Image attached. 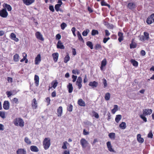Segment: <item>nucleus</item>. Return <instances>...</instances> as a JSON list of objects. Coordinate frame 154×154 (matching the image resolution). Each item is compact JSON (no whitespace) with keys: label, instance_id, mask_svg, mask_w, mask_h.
<instances>
[{"label":"nucleus","instance_id":"1","mask_svg":"<svg viewBox=\"0 0 154 154\" xmlns=\"http://www.w3.org/2000/svg\"><path fill=\"white\" fill-rule=\"evenodd\" d=\"M42 143L45 149H48L51 145V139L49 137L45 138L43 141Z\"/></svg>","mask_w":154,"mask_h":154},{"label":"nucleus","instance_id":"2","mask_svg":"<svg viewBox=\"0 0 154 154\" xmlns=\"http://www.w3.org/2000/svg\"><path fill=\"white\" fill-rule=\"evenodd\" d=\"M13 123L14 125L17 126L23 127L24 125V122L23 120L20 118H17L15 119Z\"/></svg>","mask_w":154,"mask_h":154},{"label":"nucleus","instance_id":"3","mask_svg":"<svg viewBox=\"0 0 154 154\" xmlns=\"http://www.w3.org/2000/svg\"><path fill=\"white\" fill-rule=\"evenodd\" d=\"M139 40L142 42H144L145 41H148L149 38V34L146 32H143V35L139 36Z\"/></svg>","mask_w":154,"mask_h":154},{"label":"nucleus","instance_id":"4","mask_svg":"<svg viewBox=\"0 0 154 154\" xmlns=\"http://www.w3.org/2000/svg\"><path fill=\"white\" fill-rule=\"evenodd\" d=\"M154 22V13L152 14L146 20V23L148 24H150Z\"/></svg>","mask_w":154,"mask_h":154},{"label":"nucleus","instance_id":"5","mask_svg":"<svg viewBox=\"0 0 154 154\" xmlns=\"http://www.w3.org/2000/svg\"><path fill=\"white\" fill-rule=\"evenodd\" d=\"M8 15V13L5 8H3L0 11V16L1 17L5 18L7 17Z\"/></svg>","mask_w":154,"mask_h":154},{"label":"nucleus","instance_id":"6","mask_svg":"<svg viewBox=\"0 0 154 154\" xmlns=\"http://www.w3.org/2000/svg\"><path fill=\"white\" fill-rule=\"evenodd\" d=\"M152 109H146L143 110V114L145 116L149 115L152 112Z\"/></svg>","mask_w":154,"mask_h":154},{"label":"nucleus","instance_id":"7","mask_svg":"<svg viewBox=\"0 0 154 154\" xmlns=\"http://www.w3.org/2000/svg\"><path fill=\"white\" fill-rule=\"evenodd\" d=\"M31 106L33 109H35L37 108L38 103L35 98H34L32 100Z\"/></svg>","mask_w":154,"mask_h":154},{"label":"nucleus","instance_id":"8","mask_svg":"<svg viewBox=\"0 0 154 154\" xmlns=\"http://www.w3.org/2000/svg\"><path fill=\"white\" fill-rule=\"evenodd\" d=\"M136 7V4L134 2L129 3L127 5V7L131 10L134 9Z\"/></svg>","mask_w":154,"mask_h":154},{"label":"nucleus","instance_id":"9","mask_svg":"<svg viewBox=\"0 0 154 154\" xmlns=\"http://www.w3.org/2000/svg\"><path fill=\"white\" fill-rule=\"evenodd\" d=\"M3 108L5 110H8L10 108V103L8 101L5 100L3 104Z\"/></svg>","mask_w":154,"mask_h":154},{"label":"nucleus","instance_id":"10","mask_svg":"<svg viewBox=\"0 0 154 154\" xmlns=\"http://www.w3.org/2000/svg\"><path fill=\"white\" fill-rule=\"evenodd\" d=\"M80 143L82 147L85 148L88 144V142L85 139L82 138L80 140Z\"/></svg>","mask_w":154,"mask_h":154},{"label":"nucleus","instance_id":"11","mask_svg":"<svg viewBox=\"0 0 154 154\" xmlns=\"http://www.w3.org/2000/svg\"><path fill=\"white\" fill-rule=\"evenodd\" d=\"M35 36L38 39L42 41L44 40V38L43 37L42 34L39 32H37L35 33Z\"/></svg>","mask_w":154,"mask_h":154},{"label":"nucleus","instance_id":"12","mask_svg":"<svg viewBox=\"0 0 154 154\" xmlns=\"http://www.w3.org/2000/svg\"><path fill=\"white\" fill-rule=\"evenodd\" d=\"M41 60V56L40 54H38L37 55L36 57L35 58V65L38 64Z\"/></svg>","mask_w":154,"mask_h":154},{"label":"nucleus","instance_id":"13","mask_svg":"<svg viewBox=\"0 0 154 154\" xmlns=\"http://www.w3.org/2000/svg\"><path fill=\"white\" fill-rule=\"evenodd\" d=\"M106 145L108 150L111 152H114V149L112 148V146L110 141H108L106 143Z\"/></svg>","mask_w":154,"mask_h":154},{"label":"nucleus","instance_id":"14","mask_svg":"<svg viewBox=\"0 0 154 154\" xmlns=\"http://www.w3.org/2000/svg\"><path fill=\"white\" fill-rule=\"evenodd\" d=\"M57 46V48H60L62 49H65V47L64 45L63 44V43L60 40H59L58 42Z\"/></svg>","mask_w":154,"mask_h":154},{"label":"nucleus","instance_id":"15","mask_svg":"<svg viewBox=\"0 0 154 154\" xmlns=\"http://www.w3.org/2000/svg\"><path fill=\"white\" fill-rule=\"evenodd\" d=\"M89 85L91 87L93 88L97 87L98 85L97 82L95 81L90 82L89 84Z\"/></svg>","mask_w":154,"mask_h":154},{"label":"nucleus","instance_id":"16","mask_svg":"<svg viewBox=\"0 0 154 154\" xmlns=\"http://www.w3.org/2000/svg\"><path fill=\"white\" fill-rule=\"evenodd\" d=\"M52 56L55 62H56L59 57V54L58 53H55L52 54Z\"/></svg>","mask_w":154,"mask_h":154},{"label":"nucleus","instance_id":"17","mask_svg":"<svg viewBox=\"0 0 154 154\" xmlns=\"http://www.w3.org/2000/svg\"><path fill=\"white\" fill-rule=\"evenodd\" d=\"M58 1V4L55 5V8L57 11H59L60 8L62 4V1Z\"/></svg>","mask_w":154,"mask_h":154},{"label":"nucleus","instance_id":"18","mask_svg":"<svg viewBox=\"0 0 154 154\" xmlns=\"http://www.w3.org/2000/svg\"><path fill=\"white\" fill-rule=\"evenodd\" d=\"M26 151L24 149H19L17 151V154H26Z\"/></svg>","mask_w":154,"mask_h":154},{"label":"nucleus","instance_id":"19","mask_svg":"<svg viewBox=\"0 0 154 154\" xmlns=\"http://www.w3.org/2000/svg\"><path fill=\"white\" fill-rule=\"evenodd\" d=\"M77 103L81 106H85L86 105L85 102L82 99H79L78 100Z\"/></svg>","mask_w":154,"mask_h":154},{"label":"nucleus","instance_id":"20","mask_svg":"<svg viewBox=\"0 0 154 154\" xmlns=\"http://www.w3.org/2000/svg\"><path fill=\"white\" fill-rule=\"evenodd\" d=\"M10 38L16 42H18L19 41V39L16 38V35L14 33H11V34Z\"/></svg>","mask_w":154,"mask_h":154},{"label":"nucleus","instance_id":"21","mask_svg":"<svg viewBox=\"0 0 154 154\" xmlns=\"http://www.w3.org/2000/svg\"><path fill=\"white\" fill-rule=\"evenodd\" d=\"M63 112V108L61 106H59L57 109V116L58 117H60Z\"/></svg>","mask_w":154,"mask_h":154},{"label":"nucleus","instance_id":"22","mask_svg":"<svg viewBox=\"0 0 154 154\" xmlns=\"http://www.w3.org/2000/svg\"><path fill=\"white\" fill-rule=\"evenodd\" d=\"M123 34L121 32L118 33V36L119 37L118 40L119 42H121L123 40Z\"/></svg>","mask_w":154,"mask_h":154},{"label":"nucleus","instance_id":"23","mask_svg":"<svg viewBox=\"0 0 154 154\" xmlns=\"http://www.w3.org/2000/svg\"><path fill=\"white\" fill-rule=\"evenodd\" d=\"M39 77L37 75H35L34 77L35 83L36 86H38L39 85Z\"/></svg>","mask_w":154,"mask_h":154},{"label":"nucleus","instance_id":"24","mask_svg":"<svg viewBox=\"0 0 154 154\" xmlns=\"http://www.w3.org/2000/svg\"><path fill=\"white\" fill-rule=\"evenodd\" d=\"M67 88L68 89V92L69 93H71L72 92L73 88L72 86V84L71 83H69L67 86Z\"/></svg>","mask_w":154,"mask_h":154},{"label":"nucleus","instance_id":"25","mask_svg":"<svg viewBox=\"0 0 154 154\" xmlns=\"http://www.w3.org/2000/svg\"><path fill=\"white\" fill-rule=\"evenodd\" d=\"M30 149L31 151L33 152H38L39 149L37 147L35 146H31L30 147Z\"/></svg>","mask_w":154,"mask_h":154},{"label":"nucleus","instance_id":"26","mask_svg":"<svg viewBox=\"0 0 154 154\" xmlns=\"http://www.w3.org/2000/svg\"><path fill=\"white\" fill-rule=\"evenodd\" d=\"M137 141L140 143H143L144 141L143 139L141 137V135L140 134H138L137 135Z\"/></svg>","mask_w":154,"mask_h":154},{"label":"nucleus","instance_id":"27","mask_svg":"<svg viewBox=\"0 0 154 154\" xmlns=\"http://www.w3.org/2000/svg\"><path fill=\"white\" fill-rule=\"evenodd\" d=\"M3 7L5 8H6L8 11H10L12 10V8L11 6L7 4L4 3L3 5Z\"/></svg>","mask_w":154,"mask_h":154},{"label":"nucleus","instance_id":"28","mask_svg":"<svg viewBox=\"0 0 154 154\" xmlns=\"http://www.w3.org/2000/svg\"><path fill=\"white\" fill-rule=\"evenodd\" d=\"M58 84V82L57 80H54L51 83V87L53 88L54 89H55L57 86Z\"/></svg>","mask_w":154,"mask_h":154},{"label":"nucleus","instance_id":"29","mask_svg":"<svg viewBox=\"0 0 154 154\" xmlns=\"http://www.w3.org/2000/svg\"><path fill=\"white\" fill-rule=\"evenodd\" d=\"M130 62L135 67H137L138 66V63L135 60L132 59L130 60Z\"/></svg>","mask_w":154,"mask_h":154},{"label":"nucleus","instance_id":"30","mask_svg":"<svg viewBox=\"0 0 154 154\" xmlns=\"http://www.w3.org/2000/svg\"><path fill=\"white\" fill-rule=\"evenodd\" d=\"M119 127L121 129H124L126 128V124L125 122H122L120 124Z\"/></svg>","mask_w":154,"mask_h":154},{"label":"nucleus","instance_id":"31","mask_svg":"<svg viewBox=\"0 0 154 154\" xmlns=\"http://www.w3.org/2000/svg\"><path fill=\"white\" fill-rule=\"evenodd\" d=\"M134 39L132 40L131 43L130 44V48L131 49L134 48H136L137 46V44L135 42H133Z\"/></svg>","mask_w":154,"mask_h":154},{"label":"nucleus","instance_id":"32","mask_svg":"<svg viewBox=\"0 0 154 154\" xmlns=\"http://www.w3.org/2000/svg\"><path fill=\"white\" fill-rule=\"evenodd\" d=\"M122 116L121 115H118L116 116L115 118V121L117 122L118 123L119 121L121 119Z\"/></svg>","mask_w":154,"mask_h":154},{"label":"nucleus","instance_id":"33","mask_svg":"<svg viewBox=\"0 0 154 154\" xmlns=\"http://www.w3.org/2000/svg\"><path fill=\"white\" fill-rule=\"evenodd\" d=\"M109 136L112 140H114L115 138V134L114 133H111L109 134Z\"/></svg>","mask_w":154,"mask_h":154},{"label":"nucleus","instance_id":"34","mask_svg":"<svg viewBox=\"0 0 154 154\" xmlns=\"http://www.w3.org/2000/svg\"><path fill=\"white\" fill-rule=\"evenodd\" d=\"M34 1H23L24 4L27 5H29L34 2Z\"/></svg>","mask_w":154,"mask_h":154},{"label":"nucleus","instance_id":"35","mask_svg":"<svg viewBox=\"0 0 154 154\" xmlns=\"http://www.w3.org/2000/svg\"><path fill=\"white\" fill-rule=\"evenodd\" d=\"M70 57L69 56V54H67L65 57L64 58V62L65 63H66L70 60Z\"/></svg>","mask_w":154,"mask_h":154},{"label":"nucleus","instance_id":"36","mask_svg":"<svg viewBox=\"0 0 154 154\" xmlns=\"http://www.w3.org/2000/svg\"><path fill=\"white\" fill-rule=\"evenodd\" d=\"M105 99L106 100H108L110 98V94L109 93H107L105 94Z\"/></svg>","mask_w":154,"mask_h":154},{"label":"nucleus","instance_id":"37","mask_svg":"<svg viewBox=\"0 0 154 154\" xmlns=\"http://www.w3.org/2000/svg\"><path fill=\"white\" fill-rule=\"evenodd\" d=\"M19 55L16 54H15L14 56V61L17 62L19 60Z\"/></svg>","mask_w":154,"mask_h":154},{"label":"nucleus","instance_id":"38","mask_svg":"<svg viewBox=\"0 0 154 154\" xmlns=\"http://www.w3.org/2000/svg\"><path fill=\"white\" fill-rule=\"evenodd\" d=\"M77 36L78 38V39L81 41L84 42V40L82 38L81 33L79 31H78L77 32Z\"/></svg>","mask_w":154,"mask_h":154},{"label":"nucleus","instance_id":"39","mask_svg":"<svg viewBox=\"0 0 154 154\" xmlns=\"http://www.w3.org/2000/svg\"><path fill=\"white\" fill-rule=\"evenodd\" d=\"M86 45L88 47L90 48L91 49H93V45L91 42H87L86 43Z\"/></svg>","mask_w":154,"mask_h":154},{"label":"nucleus","instance_id":"40","mask_svg":"<svg viewBox=\"0 0 154 154\" xmlns=\"http://www.w3.org/2000/svg\"><path fill=\"white\" fill-rule=\"evenodd\" d=\"M69 143L67 141H65L63 143V145L62 147V148L64 149H67V145H68Z\"/></svg>","mask_w":154,"mask_h":154},{"label":"nucleus","instance_id":"41","mask_svg":"<svg viewBox=\"0 0 154 154\" xmlns=\"http://www.w3.org/2000/svg\"><path fill=\"white\" fill-rule=\"evenodd\" d=\"M145 115L143 114H141L140 115V117L145 122H146L147 121V119L145 117Z\"/></svg>","mask_w":154,"mask_h":154},{"label":"nucleus","instance_id":"42","mask_svg":"<svg viewBox=\"0 0 154 154\" xmlns=\"http://www.w3.org/2000/svg\"><path fill=\"white\" fill-rule=\"evenodd\" d=\"M24 141L28 145L30 144L31 143V141L27 137L25 138Z\"/></svg>","mask_w":154,"mask_h":154},{"label":"nucleus","instance_id":"43","mask_svg":"<svg viewBox=\"0 0 154 154\" xmlns=\"http://www.w3.org/2000/svg\"><path fill=\"white\" fill-rule=\"evenodd\" d=\"M98 34L99 32L98 30L95 29L92 30L91 32V35H92L94 36L96 35H98Z\"/></svg>","mask_w":154,"mask_h":154},{"label":"nucleus","instance_id":"44","mask_svg":"<svg viewBox=\"0 0 154 154\" xmlns=\"http://www.w3.org/2000/svg\"><path fill=\"white\" fill-rule=\"evenodd\" d=\"M6 94L8 97H11L12 95H14L16 94V92L14 93H12L11 91H7L6 92Z\"/></svg>","mask_w":154,"mask_h":154},{"label":"nucleus","instance_id":"45","mask_svg":"<svg viewBox=\"0 0 154 154\" xmlns=\"http://www.w3.org/2000/svg\"><path fill=\"white\" fill-rule=\"evenodd\" d=\"M107 63V61L106 59L105 58L103 59L101 63V65L102 66H106Z\"/></svg>","mask_w":154,"mask_h":154},{"label":"nucleus","instance_id":"46","mask_svg":"<svg viewBox=\"0 0 154 154\" xmlns=\"http://www.w3.org/2000/svg\"><path fill=\"white\" fill-rule=\"evenodd\" d=\"M101 5H102V6H108V7H109V8H110V5L107 4V3H106L104 1H101Z\"/></svg>","mask_w":154,"mask_h":154},{"label":"nucleus","instance_id":"47","mask_svg":"<svg viewBox=\"0 0 154 154\" xmlns=\"http://www.w3.org/2000/svg\"><path fill=\"white\" fill-rule=\"evenodd\" d=\"M102 47L100 44H97L95 46V48L96 50L102 49Z\"/></svg>","mask_w":154,"mask_h":154},{"label":"nucleus","instance_id":"48","mask_svg":"<svg viewBox=\"0 0 154 154\" xmlns=\"http://www.w3.org/2000/svg\"><path fill=\"white\" fill-rule=\"evenodd\" d=\"M23 58L20 60V62H23L24 61V60H26V58L27 57V54L25 53H23Z\"/></svg>","mask_w":154,"mask_h":154},{"label":"nucleus","instance_id":"49","mask_svg":"<svg viewBox=\"0 0 154 154\" xmlns=\"http://www.w3.org/2000/svg\"><path fill=\"white\" fill-rule=\"evenodd\" d=\"M72 72L73 74L76 75V74L79 75L80 74V71L77 69H73L72 71Z\"/></svg>","mask_w":154,"mask_h":154},{"label":"nucleus","instance_id":"50","mask_svg":"<svg viewBox=\"0 0 154 154\" xmlns=\"http://www.w3.org/2000/svg\"><path fill=\"white\" fill-rule=\"evenodd\" d=\"M73 109V106L72 104H69L67 107V110L69 112H72Z\"/></svg>","mask_w":154,"mask_h":154},{"label":"nucleus","instance_id":"51","mask_svg":"<svg viewBox=\"0 0 154 154\" xmlns=\"http://www.w3.org/2000/svg\"><path fill=\"white\" fill-rule=\"evenodd\" d=\"M0 117L3 119H5V112L0 111Z\"/></svg>","mask_w":154,"mask_h":154},{"label":"nucleus","instance_id":"52","mask_svg":"<svg viewBox=\"0 0 154 154\" xmlns=\"http://www.w3.org/2000/svg\"><path fill=\"white\" fill-rule=\"evenodd\" d=\"M89 31V30L88 29H86V30H84L82 33V35L84 36H86Z\"/></svg>","mask_w":154,"mask_h":154},{"label":"nucleus","instance_id":"53","mask_svg":"<svg viewBox=\"0 0 154 154\" xmlns=\"http://www.w3.org/2000/svg\"><path fill=\"white\" fill-rule=\"evenodd\" d=\"M12 101L13 102V103H15L16 104H18V99L14 97V98L12 100Z\"/></svg>","mask_w":154,"mask_h":154},{"label":"nucleus","instance_id":"54","mask_svg":"<svg viewBox=\"0 0 154 154\" xmlns=\"http://www.w3.org/2000/svg\"><path fill=\"white\" fill-rule=\"evenodd\" d=\"M66 26L67 25L65 23H63L60 25L61 29L63 30H64Z\"/></svg>","mask_w":154,"mask_h":154},{"label":"nucleus","instance_id":"55","mask_svg":"<svg viewBox=\"0 0 154 154\" xmlns=\"http://www.w3.org/2000/svg\"><path fill=\"white\" fill-rule=\"evenodd\" d=\"M103 83L104 85V87L106 88L107 86V81L105 79H103Z\"/></svg>","mask_w":154,"mask_h":154},{"label":"nucleus","instance_id":"56","mask_svg":"<svg viewBox=\"0 0 154 154\" xmlns=\"http://www.w3.org/2000/svg\"><path fill=\"white\" fill-rule=\"evenodd\" d=\"M153 135L151 131L148 134L147 137H148L152 138H153Z\"/></svg>","mask_w":154,"mask_h":154},{"label":"nucleus","instance_id":"57","mask_svg":"<svg viewBox=\"0 0 154 154\" xmlns=\"http://www.w3.org/2000/svg\"><path fill=\"white\" fill-rule=\"evenodd\" d=\"M71 31L74 36H76V35L75 33V27H73L71 29Z\"/></svg>","mask_w":154,"mask_h":154},{"label":"nucleus","instance_id":"58","mask_svg":"<svg viewBox=\"0 0 154 154\" xmlns=\"http://www.w3.org/2000/svg\"><path fill=\"white\" fill-rule=\"evenodd\" d=\"M92 112L94 114V116L96 118L98 119L99 118V116L97 113L94 111H93Z\"/></svg>","mask_w":154,"mask_h":154},{"label":"nucleus","instance_id":"59","mask_svg":"<svg viewBox=\"0 0 154 154\" xmlns=\"http://www.w3.org/2000/svg\"><path fill=\"white\" fill-rule=\"evenodd\" d=\"M46 102L47 103V105H48L50 104V102L51 100L50 97H47L45 98Z\"/></svg>","mask_w":154,"mask_h":154},{"label":"nucleus","instance_id":"60","mask_svg":"<svg viewBox=\"0 0 154 154\" xmlns=\"http://www.w3.org/2000/svg\"><path fill=\"white\" fill-rule=\"evenodd\" d=\"M82 82H76V85L78 86V88L79 89H80L82 86V84H81Z\"/></svg>","mask_w":154,"mask_h":154},{"label":"nucleus","instance_id":"61","mask_svg":"<svg viewBox=\"0 0 154 154\" xmlns=\"http://www.w3.org/2000/svg\"><path fill=\"white\" fill-rule=\"evenodd\" d=\"M110 39V38L109 37L107 38H104L103 39V42L104 43H106Z\"/></svg>","mask_w":154,"mask_h":154},{"label":"nucleus","instance_id":"62","mask_svg":"<svg viewBox=\"0 0 154 154\" xmlns=\"http://www.w3.org/2000/svg\"><path fill=\"white\" fill-rule=\"evenodd\" d=\"M77 77L76 75H72V82H75L77 79Z\"/></svg>","mask_w":154,"mask_h":154},{"label":"nucleus","instance_id":"63","mask_svg":"<svg viewBox=\"0 0 154 154\" xmlns=\"http://www.w3.org/2000/svg\"><path fill=\"white\" fill-rule=\"evenodd\" d=\"M76 82H82V78L79 76L78 77V79H77V80L76 81Z\"/></svg>","mask_w":154,"mask_h":154},{"label":"nucleus","instance_id":"64","mask_svg":"<svg viewBox=\"0 0 154 154\" xmlns=\"http://www.w3.org/2000/svg\"><path fill=\"white\" fill-rule=\"evenodd\" d=\"M49 10L52 12H54V7L53 5H50L49 7Z\"/></svg>","mask_w":154,"mask_h":154}]
</instances>
